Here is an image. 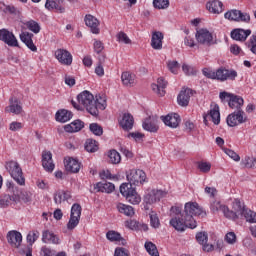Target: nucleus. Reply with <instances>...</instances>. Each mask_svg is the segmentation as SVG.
I'll return each instance as SVG.
<instances>
[{"mask_svg": "<svg viewBox=\"0 0 256 256\" xmlns=\"http://www.w3.org/2000/svg\"><path fill=\"white\" fill-rule=\"evenodd\" d=\"M171 212L174 213V217L170 219L171 227H174L176 231L183 232L186 229H196L197 220L194 217H207V212L203 210L197 202H187L184 205V211L178 206H172Z\"/></svg>", "mask_w": 256, "mask_h": 256, "instance_id": "1", "label": "nucleus"}, {"mask_svg": "<svg viewBox=\"0 0 256 256\" xmlns=\"http://www.w3.org/2000/svg\"><path fill=\"white\" fill-rule=\"evenodd\" d=\"M78 102L80 105L85 107L86 111L97 117L99 115V109L105 111L107 109V97L96 95L93 96L91 92L85 90L77 96Z\"/></svg>", "mask_w": 256, "mask_h": 256, "instance_id": "2", "label": "nucleus"}, {"mask_svg": "<svg viewBox=\"0 0 256 256\" xmlns=\"http://www.w3.org/2000/svg\"><path fill=\"white\" fill-rule=\"evenodd\" d=\"M5 169L18 185H25V177H23V170L19 166V163L15 161L6 162Z\"/></svg>", "mask_w": 256, "mask_h": 256, "instance_id": "3", "label": "nucleus"}, {"mask_svg": "<svg viewBox=\"0 0 256 256\" xmlns=\"http://www.w3.org/2000/svg\"><path fill=\"white\" fill-rule=\"evenodd\" d=\"M219 97L222 102L228 101L230 109H236L237 111H241V107L245 103L243 97L225 91L220 92Z\"/></svg>", "mask_w": 256, "mask_h": 256, "instance_id": "4", "label": "nucleus"}, {"mask_svg": "<svg viewBox=\"0 0 256 256\" xmlns=\"http://www.w3.org/2000/svg\"><path fill=\"white\" fill-rule=\"evenodd\" d=\"M120 193L126 198L128 203H131V205H139V203H141V196L137 193V190L130 187L127 183H123L120 186Z\"/></svg>", "mask_w": 256, "mask_h": 256, "instance_id": "5", "label": "nucleus"}, {"mask_svg": "<svg viewBox=\"0 0 256 256\" xmlns=\"http://www.w3.org/2000/svg\"><path fill=\"white\" fill-rule=\"evenodd\" d=\"M162 197H165V192L162 190L153 189L146 192L143 198L145 211H149L151 205H155V203H158V201H161Z\"/></svg>", "mask_w": 256, "mask_h": 256, "instance_id": "6", "label": "nucleus"}, {"mask_svg": "<svg viewBox=\"0 0 256 256\" xmlns=\"http://www.w3.org/2000/svg\"><path fill=\"white\" fill-rule=\"evenodd\" d=\"M210 210L212 213H223L227 219H237V214L227 207L225 204H221L220 201L214 200L210 203Z\"/></svg>", "mask_w": 256, "mask_h": 256, "instance_id": "7", "label": "nucleus"}, {"mask_svg": "<svg viewBox=\"0 0 256 256\" xmlns=\"http://www.w3.org/2000/svg\"><path fill=\"white\" fill-rule=\"evenodd\" d=\"M127 181L129 183H126L127 185H130V187H133V185H142L145 183V179L147 176L143 172V170H130L129 173L127 174Z\"/></svg>", "mask_w": 256, "mask_h": 256, "instance_id": "8", "label": "nucleus"}, {"mask_svg": "<svg viewBox=\"0 0 256 256\" xmlns=\"http://www.w3.org/2000/svg\"><path fill=\"white\" fill-rule=\"evenodd\" d=\"M81 205L80 204H73L71 207L70 219L67 223V229L70 231L75 229L77 225H79V221L81 220Z\"/></svg>", "mask_w": 256, "mask_h": 256, "instance_id": "9", "label": "nucleus"}, {"mask_svg": "<svg viewBox=\"0 0 256 256\" xmlns=\"http://www.w3.org/2000/svg\"><path fill=\"white\" fill-rule=\"evenodd\" d=\"M225 19L229 21H236L242 23H249L251 21V15L243 13L241 10H230L224 14Z\"/></svg>", "mask_w": 256, "mask_h": 256, "instance_id": "10", "label": "nucleus"}, {"mask_svg": "<svg viewBox=\"0 0 256 256\" xmlns=\"http://www.w3.org/2000/svg\"><path fill=\"white\" fill-rule=\"evenodd\" d=\"M226 121L229 127H237V125H242V123L247 122V116H245V112L243 110H237L228 115Z\"/></svg>", "mask_w": 256, "mask_h": 256, "instance_id": "11", "label": "nucleus"}, {"mask_svg": "<svg viewBox=\"0 0 256 256\" xmlns=\"http://www.w3.org/2000/svg\"><path fill=\"white\" fill-rule=\"evenodd\" d=\"M39 231H34L27 235V241L30 245L25 246L19 250L20 255L22 256H33V243L39 239Z\"/></svg>", "mask_w": 256, "mask_h": 256, "instance_id": "12", "label": "nucleus"}, {"mask_svg": "<svg viewBox=\"0 0 256 256\" xmlns=\"http://www.w3.org/2000/svg\"><path fill=\"white\" fill-rule=\"evenodd\" d=\"M237 77V71L235 70H229L225 68H219L216 70V79L217 81H235V78Z\"/></svg>", "mask_w": 256, "mask_h": 256, "instance_id": "13", "label": "nucleus"}, {"mask_svg": "<svg viewBox=\"0 0 256 256\" xmlns=\"http://www.w3.org/2000/svg\"><path fill=\"white\" fill-rule=\"evenodd\" d=\"M6 113H13L14 115H21L23 113V106L17 97L9 98V105L5 108Z\"/></svg>", "mask_w": 256, "mask_h": 256, "instance_id": "14", "label": "nucleus"}, {"mask_svg": "<svg viewBox=\"0 0 256 256\" xmlns=\"http://www.w3.org/2000/svg\"><path fill=\"white\" fill-rule=\"evenodd\" d=\"M161 119L167 127H171L172 129H177V127H179V123H181V117L177 113L161 116Z\"/></svg>", "mask_w": 256, "mask_h": 256, "instance_id": "15", "label": "nucleus"}, {"mask_svg": "<svg viewBox=\"0 0 256 256\" xmlns=\"http://www.w3.org/2000/svg\"><path fill=\"white\" fill-rule=\"evenodd\" d=\"M55 57L62 65H71L73 63V56L65 49H57Z\"/></svg>", "mask_w": 256, "mask_h": 256, "instance_id": "16", "label": "nucleus"}, {"mask_svg": "<svg viewBox=\"0 0 256 256\" xmlns=\"http://www.w3.org/2000/svg\"><path fill=\"white\" fill-rule=\"evenodd\" d=\"M7 241L11 245V247L19 249V247H21V243H23V235L15 230L10 231L7 234Z\"/></svg>", "mask_w": 256, "mask_h": 256, "instance_id": "17", "label": "nucleus"}, {"mask_svg": "<svg viewBox=\"0 0 256 256\" xmlns=\"http://www.w3.org/2000/svg\"><path fill=\"white\" fill-rule=\"evenodd\" d=\"M205 125H208L209 120L211 119L214 125H219L221 123V113L219 112V106H215L210 112L203 117Z\"/></svg>", "mask_w": 256, "mask_h": 256, "instance_id": "18", "label": "nucleus"}, {"mask_svg": "<svg viewBox=\"0 0 256 256\" xmlns=\"http://www.w3.org/2000/svg\"><path fill=\"white\" fill-rule=\"evenodd\" d=\"M42 167L49 173L55 169V164L53 163V154L51 151H44L42 153Z\"/></svg>", "mask_w": 256, "mask_h": 256, "instance_id": "19", "label": "nucleus"}, {"mask_svg": "<svg viewBox=\"0 0 256 256\" xmlns=\"http://www.w3.org/2000/svg\"><path fill=\"white\" fill-rule=\"evenodd\" d=\"M191 95H193V91L191 89H182L177 97L178 105L181 107H187V105H189V99H191Z\"/></svg>", "mask_w": 256, "mask_h": 256, "instance_id": "20", "label": "nucleus"}, {"mask_svg": "<svg viewBox=\"0 0 256 256\" xmlns=\"http://www.w3.org/2000/svg\"><path fill=\"white\" fill-rule=\"evenodd\" d=\"M17 201H19V194H4L0 196V207L1 209H5L9 207V205L17 203Z\"/></svg>", "mask_w": 256, "mask_h": 256, "instance_id": "21", "label": "nucleus"}, {"mask_svg": "<svg viewBox=\"0 0 256 256\" xmlns=\"http://www.w3.org/2000/svg\"><path fill=\"white\" fill-rule=\"evenodd\" d=\"M142 127L145 131L157 133V131H159V126H157V118L151 116L146 118L142 124Z\"/></svg>", "mask_w": 256, "mask_h": 256, "instance_id": "22", "label": "nucleus"}, {"mask_svg": "<svg viewBox=\"0 0 256 256\" xmlns=\"http://www.w3.org/2000/svg\"><path fill=\"white\" fill-rule=\"evenodd\" d=\"M135 123V119L131 113H124L122 119L120 120V127L124 129V131H131L133 129V125Z\"/></svg>", "mask_w": 256, "mask_h": 256, "instance_id": "23", "label": "nucleus"}, {"mask_svg": "<svg viewBox=\"0 0 256 256\" xmlns=\"http://www.w3.org/2000/svg\"><path fill=\"white\" fill-rule=\"evenodd\" d=\"M42 241L44 243H52L53 245L61 244V239H59V236L49 230H44L42 232Z\"/></svg>", "mask_w": 256, "mask_h": 256, "instance_id": "24", "label": "nucleus"}, {"mask_svg": "<svg viewBox=\"0 0 256 256\" xmlns=\"http://www.w3.org/2000/svg\"><path fill=\"white\" fill-rule=\"evenodd\" d=\"M84 21L86 26L91 28L92 33H99V20L95 16L87 14Z\"/></svg>", "mask_w": 256, "mask_h": 256, "instance_id": "25", "label": "nucleus"}, {"mask_svg": "<svg viewBox=\"0 0 256 256\" xmlns=\"http://www.w3.org/2000/svg\"><path fill=\"white\" fill-rule=\"evenodd\" d=\"M0 41H3L9 47H19V42L13 33H0Z\"/></svg>", "mask_w": 256, "mask_h": 256, "instance_id": "26", "label": "nucleus"}, {"mask_svg": "<svg viewBox=\"0 0 256 256\" xmlns=\"http://www.w3.org/2000/svg\"><path fill=\"white\" fill-rule=\"evenodd\" d=\"M151 87H152V91H154V93H156L160 97H164L165 96V88L167 87V81H165V79H163V78H158L157 83L152 84Z\"/></svg>", "mask_w": 256, "mask_h": 256, "instance_id": "27", "label": "nucleus"}, {"mask_svg": "<svg viewBox=\"0 0 256 256\" xmlns=\"http://www.w3.org/2000/svg\"><path fill=\"white\" fill-rule=\"evenodd\" d=\"M20 39H21L22 43H24L26 45V47H28V49H30V51H33L34 53H36L37 46H35V43H33V34L21 33Z\"/></svg>", "mask_w": 256, "mask_h": 256, "instance_id": "28", "label": "nucleus"}, {"mask_svg": "<svg viewBox=\"0 0 256 256\" xmlns=\"http://www.w3.org/2000/svg\"><path fill=\"white\" fill-rule=\"evenodd\" d=\"M116 209L118 213H121L126 217H133V215H135V209L132 206H129L121 202L116 203Z\"/></svg>", "mask_w": 256, "mask_h": 256, "instance_id": "29", "label": "nucleus"}, {"mask_svg": "<svg viewBox=\"0 0 256 256\" xmlns=\"http://www.w3.org/2000/svg\"><path fill=\"white\" fill-rule=\"evenodd\" d=\"M83 127H85V123L81 120H75L73 122H71L70 124H67L64 127V131H66V133H77L79 131H81V129H83Z\"/></svg>", "mask_w": 256, "mask_h": 256, "instance_id": "30", "label": "nucleus"}, {"mask_svg": "<svg viewBox=\"0 0 256 256\" xmlns=\"http://www.w3.org/2000/svg\"><path fill=\"white\" fill-rule=\"evenodd\" d=\"M55 118L59 123H67V121H71V119H73V112L65 109L58 110Z\"/></svg>", "mask_w": 256, "mask_h": 256, "instance_id": "31", "label": "nucleus"}, {"mask_svg": "<svg viewBox=\"0 0 256 256\" xmlns=\"http://www.w3.org/2000/svg\"><path fill=\"white\" fill-rule=\"evenodd\" d=\"M65 169L70 173H79V170L81 169V164L79 163V161H77V159L68 158L65 161Z\"/></svg>", "mask_w": 256, "mask_h": 256, "instance_id": "32", "label": "nucleus"}, {"mask_svg": "<svg viewBox=\"0 0 256 256\" xmlns=\"http://www.w3.org/2000/svg\"><path fill=\"white\" fill-rule=\"evenodd\" d=\"M206 9H208L210 13L219 15V13H223V2L219 0L208 2L206 4Z\"/></svg>", "mask_w": 256, "mask_h": 256, "instance_id": "33", "label": "nucleus"}, {"mask_svg": "<svg viewBox=\"0 0 256 256\" xmlns=\"http://www.w3.org/2000/svg\"><path fill=\"white\" fill-rule=\"evenodd\" d=\"M163 33H153L151 38V47L159 51L163 49Z\"/></svg>", "mask_w": 256, "mask_h": 256, "instance_id": "34", "label": "nucleus"}, {"mask_svg": "<svg viewBox=\"0 0 256 256\" xmlns=\"http://www.w3.org/2000/svg\"><path fill=\"white\" fill-rule=\"evenodd\" d=\"M95 189L101 193H113L115 191V184L111 182H98Z\"/></svg>", "mask_w": 256, "mask_h": 256, "instance_id": "35", "label": "nucleus"}, {"mask_svg": "<svg viewBox=\"0 0 256 256\" xmlns=\"http://www.w3.org/2000/svg\"><path fill=\"white\" fill-rule=\"evenodd\" d=\"M195 38L201 45H211L213 43V34L211 33H196Z\"/></svg>", "mask_w": 256, "mask_h": 256, "instance_id": "36", "label": "nucleus"}, {"mask_svg": "<svg viewBox=\"0 0 256 256\" xmlns=\"http://www.w3.org/2000/svg\"><path fill=\"white\" fill-rule=\"evenodd\" d=\"M69 199H71V192L59 190L54 194V202L56 205H61L63 201H69Z\"/></svg>", "mask_w": 256, "mask_h": 256, "instance_id": "37", "label": "nucleus"}, {"mask_svg": "<svg viewBox=\"0 0 256 256\" xmlns=\"http://www.w3.org/2000/svg\"><path fill=\"white\" fill-rule=\"evenodd\" d=\"M121 81L125 87H131L132 85H135V74L123 72L121 75Z\"/></svg>", "mask_w": 256, "mask_h": 256, "instance_id": "38", "label": "nucleus"}, {"mask_svg": "<svg viewBox=\"0 0 256 256\" xmlns=\"http://www.w3.org/2000/svg\"><path fill=\"white\" fill-rule=\"evenodd\" d=\"M233 209L237 219H239L238 215H242L243 213H245V211L247 210V208L245 207V204L241 203V200L239 199H235L233 202Z\"/></svg>", "mask_w": 256, "mask_h": 256, "instance_id": "39", "label": "nucleus"}, {"mask_svg": "<svg viewBox=\"0 0 256 256\" xmlns=\"http://www.w3.org/2000/svg\"><path fill=\"white\" fill-rule=\"evenodd\" d=\"M45 7L48 9V11H53V9H56V11H59V13H65V7L57 4L55 0H46Z\"/></svg>", "mask_w": 256, "mask_h": 256, "instance_id": "40", "label": "nucleus"}, {"mask_svg": "<svg viewBox=\"0 0 256 256\" xmlns=\"http://www.w3.org/2000/svg\"><path fill=\"white\" fill-rule=\"evenodd\" d=\"M109 161L112 165H119L121 163V154L117 150H110L108 153Z\"/></svg>", "mask_w": 256, "mask_h": 256, "instance_id": "41", "label": "nucleus"}, {"mask_svg": "<svg viewBox=\"0 0 256 256\" xmlns=\"http://www.w3.org/2000/svg\"><path fill=\"white\" fill-rule=\"evenodd\" d=\"M106 238L112 243H115L117 241H123V237H121V234L115 230H109L106 233Z\"/></svg>", "mask_w": 256, "mask_h": 256, "instance_id": "42", "label": "nucleus"}, {"mask_svg": "<svg viewBox=\"0 0 256 256\" xmlns=\"http://www.w3.org/2000/svg\"><path fill=\"white\" fill-rule=\"evenodd\" d=\"M85 150L88 153H95L96 151L99 150V146L97 145V141L93 139H88L85 142Z\"/></svg>", "mask_w": 256, "mask_h": 256, "instance_id": "43", "label": "nucleus"}, {"mask_svg": "<svg viewBox=\"0 0 256 256\" xmlns=\"http://www.w3.org/2000/svg\"><path fill=\"white\" fill-rule=\"evenodd\" d=\"M241 165L246 167V169H256V158L246 156L242 161Z\"/></svg>", "mask_w": 256, "mask_h": 256, "instance_id": "44", "label": "nucleus"}, {"mask_svg": "<svg viewBox=\"0 0 256 256\" xmlns=\"http://www.w3.org/2000/svg\"><path fill=\"white\" fill-rule=\"evenodd\" d=\"M149 217L151 227H153V229H159V227H161V222L159 221V216L157 215V212L151 211L149 213Z\"/></svg>", "mask_w": 256, "mask_h": 256, "instance_id": "45", "label": "nucleus"}, {"mask_svg": "<svg viewBox=\"0 0 256 256\" xmlns=\"http://www.w3.org/2000/svg\"><path fill=\"white\" fill-rule=\"evenodd\" d=\"M242 216L248 223H256V212L252 211L249 208H246V210L243 212Z\"/></svg>", "mask_w": 256, "mask_h": 256, "instance_id": "46", "label": "nucleus"}, {"mask_svg": "<svg viewBox=\"0 0 256 256\" xmlns=\"http://www.w3.org/2000/svg\"><path fill=\"white\" fill-rule=\"evenodd\" d=\"M147 253L151 256H159V251H157V246L153 242H146L144 245Z\"/></svg>", "mask_w": 256, "mask_h": 256, "instance_id": "47", "label": "nucleus"}, {"mask_svg": "<svg viewBox=\"0 0 256 256\" xmlns=\"http://www.w3.org/2000/svg\"><path fill=\"white\" fill-rule=\"evenodd\" d=\"M89 129L93 135H96L97 137H101L103 135V127L97 123H92L89 126Z\"/></svg>", "mask_w": 256, "mask_h": 256, "instance_id": "48", "label": "nucleus"}, {"mask_svg": "<svg viewBox=\"0 0 256 256\" xmlns=\"http://www.w3.org/2000/svg\"><path fill=\"white\" fill-rule=\"evenodd\" d=\"M154 9H169V0H153Z\"/></svg>", "mask_w": 256, "mask_h": 256, "instance_id": "49", "label": "nucleus"}, {"mask_svg": "<svg viewBox=\"0 0 256 256\" xmlns=\"http://www.w3.org/2000/svg\"><path fill=\"white\" fill-rule=\"evenodd\" d=\"M26 27L29 31H32V33H39V31H41V26H39V23L34 20L26 22Z\"/></svg>", "mask_w": 256, "mask_h": 256, "instance_id": "50", "label": "nucleus"}, {"mask_svg": "<svg viewBox=\"0 0 256 256\" xmlns=\"http://www.w3.org/2000/svg\"><path fill=\"white\" fill-rule=\"evenodd\" d=\"M231 39L234 41H240L241 43L247 41V37L251 35V33H231Z\"/></svg>", "mask_w": 256, "mask_h": 256, "instance_id": "51", "label": "nucleus"}, {"mask_svg": "<svg viewBox=\"0 0 256 256\" xmlns=\"http://www.w3.org/2000/svg\"><path fill=\"white\" fill-rule=\"evenodd\" d=\"M167 67L170 72H172L174 75H177L179 73V62L173 60L167 62Z\"/></svg>", "mask_w": 256, "mask_h": 256, "instance_id": "52", "label": "nucleus"}, {"mask_svg": "<svg viewBox=\"0 0 256 256\" xmlns=\"http://www.w3.org/2000/svg\"><path fill=\"white\" fill-rule=\"evenodd\" d=\"M225 241L229 245H235V243H237V235L235 234V232H228L225 235Z\"/></svg>", "mask_w": 256, "mask_h": 256, "instance_id": "53", "label": "nucleus"}, {"mask_svg": "<svg viewBox=\"0 0 256 256\" xmlns=\"http://www.w3.org/2000/svg\"><path fill=\"white\" fill-rule=\"evenodd\" d=\"M198 169L201 171V173H209L211 171V163L199 162Z\"/></svg>", "mask_w": 256, "mask_h": 256, "instance_id": "54", "label": "nucleus"}, {"mask_svg": "<svg viewBox=\"0 0 256 256\" xmlns=\"http://www.w3.org/2000/svg\"><path fill=\"white\" fill-rule=\"evenodd\" d=\"M224 153L228 155L230 159H233V161H241V157L239 156V154L231 149H224Z\"/></svg>", "mask_w": 256, "mask_h": 256, "instance_id": "55", "label": "nucleus"}, {"mask_svg": "<svg viewBox=\"0 0 256 256\" xmlns=\"http://www.w3.org/2000/svg\"><path fill=\"white\" fill-rule=\"evenodd\" d=\"M207 233L206 232H199L196 234V240L198 241V243H200V245H205V243H207Z\"/></svg>", "mask_w": 256, "mask_h": 256, "instance_id": "56", "label": "nucleus"}, {"mask_svg": "<svg viewBox=\"0 0 256 256\" xmlns=\"http://www.w3.org/2000/svg\"><path fill=\"white\" fill-rule=\"evenodd\" d=\"M116 37L119 43H125L126 45L131 43V39H129V36H127L126 33H118Z\"/></svg>", "mask_w": 256, "mask_h": 256, "instance_id": "57", "label": "nucleus"}, {"mask_svg": "<svg viewBox=\"0 0 256 256\" xmlns=\"http://www.w3.org/2000/svg\"><path fill=\"white\" fill-rule=\"evenodd\" d=\"M202 74L204 77H207V79H216V72L209 68H204Z\"/></svg>", "mask_w": 256, "mask_h": 256, "instance_id": "58", "label": "nucleus"}, {"mask_svg": "<svg viewBox=\"0 0 256 256\" xmlns=\"http://www.w3.org/2000/svg\"><path fill=\"white\" fill-rule=\"evenodd\" d=\"M21 129H23V123L21 122H17V121H14L12 123H10L9 125V130L10 131H21Z\"/></svg>", "mask_w": 256, "mask_h": 256, "instance_id": "59", "label": "nucleus"}, {"mask_svg": "<svg viewBox=\"0 0 256 256\" xmlns=\"http://www.w3.org/2000/svg\"><path fill=\"white\" fill-rule=\"evenodd\" d=\"M249 47H250L251 53H253L254 55H256V34H253V35L250 37V40H249Z\"/></svg>", "mask_w": 256, "mask_h": 256, "instance_id": "60", "label": "nucleus"}, {"mask_svg": "<svg viewBox=\"0 0 256 256\" xmlns=\"http://www.w3.org/2000/svg\"><path fill=\"white\" fill-rule=\"evenodd\" d=\"M182 71L185 73V75H195V69L193 66L187 64L182 65Z\"/></svg>", "mask_w": 256, "mask_h": 256, "instance_id": "61", "label": "nucleus"}, {"mask_svg": "<svg viewBox=\"0 0 256 256\" xmlns=\"http://www.w3.org/2000/svg\"><path fill=\"white\" fill-rule=\"evenodd\" d=\"M125 227L133 231L137 229V227H139V222H137L136 220H128L125 222Z\"/></svg>", "mask_w": 256, "mask_h": 256, "instance_id": "62", "label": "nucleus"}, {"mask_svg": "<svg viewBox=\"0 0 256 256\" xmlns=\"http://www.w3.org/2000/svg\"><path fill=\"white\" fill-rule=\"evenodd\" d=\"M114 256H130L129 250L125 248H116L114 252Z\"/></svg>", "mask_w": 256, "mask_h": 256, "instance_id": "63", "label": "nucleus"}, {"mask_svg": "<svg viewBox=\"0 0 256 256\" xmlns=\"http://www.w3.org/2000/svg\"><path fill=\"white\" fill-rule=\"evenodd\" d=\"M103 49H105V47L103 46V42L99 41V40H95L94 41V51L95 53H101V51H103Z\"/></svg>", "mask_w": 256, "mask_h": 256, "instance_id": "64", "label": "nucleus"}]
</instances>
